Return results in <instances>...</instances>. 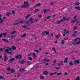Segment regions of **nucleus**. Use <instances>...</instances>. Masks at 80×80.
<instances>
[{
	"label": "nucleus",
	"mask_w": 80,
	"mask_h": 80,
	"mask_svg": "<svg viewBox=\"0 0 80 80\" xmlns=\"http://www.w3.org/2000/svg\"><path fill=\"white\" fill-rule=\"evenodd\" d=\"M28 3V2L25 1L24 2V5H22L21 6V8H28L30 6V4Z\"/></svg>",
	"instance_id": "f257e3e1"
},
{
	"label": "nucleus",
	"mask_w": 80,
	"mask_h": 80,
	"mask_svg": "<svg viewBox=\"0 0 80 80\" xmlns=\"http://www.w3.org/2000/svg\"><path fill=\"white\" fill-rule=\"evenodd\" d=\"M33 18H29V21H27L25 23L26 24H27L28 25H30V22H32L33 21Z\"/></svg>",
	"instance_id": "f03ea898"
},
{
	"label": "nucleus",
	"mask_w": 80,
	"mask_h": 80,
	"mask_svg": "<svg viewBox=\"0 0 80 80\" xmlns=\"http://www.w3.org/2000/svg\"><path fill=\"white\" fill-rule=\"evenodd\" d=\"M43 11L44 14H45L47 12H50V10L48 9H45L43 10Z\"/></svg>",
	"instance_id": "7ed1b4c3"
},
{
	"label": "nucleus",
	"mask_w": 80,
	"mask_h": 80,
	"mask_svg": "<svg viewBox=\"0 0 80 80\" xmlns=\"http://www.w3.org/2000/svg\"><path fill=\"white\" fill-rule=\"evenodd\" d=\"M64 30V34H66V35H68V34L69 33V31H67V30L64 29H63Z\"/></svg>",
	"instance_id": "20e7f679"
},
{
	"label": "nucleus",
	"mask_w": 80,
	"mask_h": 80,
	"mask_svg": "<svg viewBox=\"0 0 80 80\" xmlns=\"http://www.w3.org/2000/svg\"><path fill=\"white\" fill-rule=\"evenodd\" d=\"M79 40H80V38L79 39ZM72 44L73 45H76L77 44H80V41H79L78 42H72Z\"/></svg>",
	"instance_id": "39448f33"
},
{
	"label": "nucleus",
	"mask_w": 80,
	"mask_h": 80,
	"mask_svg": "<svg viewBox=\"0 0 80 80\" xmlns=\"http://www.w3.org/2000/svg\"><path fill=\"white\" fill-rule=\"evenodd\" d=\"M21 57H22V55H21L17 54V56L15 57V58L20 59Z\"/></svg>",
	"instance_id": "423d86ee"
},
{
	"label": "nucleus",
	"mask_w": 80,
	"mask_h": 80,
	"mask_svg": "<svg viewBox=\"0 0 80 80\" xmlns=\"http://www.w3.org/2000/svg\"><path fill=\"white\" fill-rule=\"evenodd\" d=\"M50 61V60L48 59L47 58H45L43 61L44 63H45L46 62H49Z\"/></svg>",
	"instance_id": "0eeeda50"
},
{
	"label": "nucleus",
	"mask_w": 80,
	"mask_h": 80,
	"mask_svg": "<svg viewBox=\"0 0 80 80\" xmlns=\"http://www.w3.org/2000/svg\"><path fill=\"white\" fill-rule=\"evenodd\" d=\"M15 59L14 58H10L9 59V62H10V63H12V61H14V60H15Z\"/></svg>",
	"instance_id": "6e6552de"
},
{
	"label": "nucleus",
	"mask_w": 80,
	"mask_h": 80,
	"mask_svg": "<svg viewBox=\"0 0 80 80\" xmlns=\"http://www.w3.org/2000/svg\"><path fill=\"white\" fill-rule=\"evenodd\" d=\"M63 63V62L61 61L60 62H59L58 65V67H60V65H62Z\"/></svg>",
	"instance_id": "1a4fd4ad"
},
{
	"label": "nucleus",
	"mask_w": 80,
	"mask_h": 80,
	"mask_svg": "<svg viewBox=\"0 0 80 80\" xmlns=\"http://www.w3.org/2000/svg\"><path fill=\"white\" fill-rule=\"evenodd\" d=\"M6 48L7 49L5 50V52H9V49L10 48V47H8Z\"/></svg>",
	"instance_id": "9d476101"
},
{
	"label": "nucleus",
	"mask_w": 80,
	"mask_h": 80,
	"mask_svg": "<svg viewBox=\"0 0 80 80\" xmlns=\"http://www.w3.org/2000/svg\"><path fill=\"white\" fill-rule=\"evenodd\" d=\"M65 60L64 61V63H67L68 62V58H65Z\"/></svg>",
	"instance_id": "9b49d317"
},
{
	"label": "nucleus",
	"mask_w": 80,
	"mask_h": 80,
	"mask_svg": "<svg viewBox=\"0 0 80 80\" xmlns=\"http://www.w3.org/2000/svg\"><path fill=\"white\" fill-rule=\"evenodd\" d=\"M2 36L3 35V36H4V37H7V34L6 33H2Z\"/></svg>",
	"instance_id": "f8f14e48"
},
{
	"label": "nucleus",
	"mask_w": 80,
	"mask_h": 80,
	"mask_svg": "<svg viewBox=\"0 0 80 80\" xmlns=\"http://www.w3.org/2000/svg\"><path fill=\"white\" fill-rule=\"evenodd\" d=\"M30 15H31V14H28L27 16H25V18L28 19V18L30 17Z\"/></svg>",
	"instance_id": "ddd939ff"
},
{
	"label": "nucleus",
	"mask_w": 80,
	"mask_h": 80,
	"mask_svg": "<svg viewBox=\"0 0 80 80\" xmlns=\"http://www.w3.org/2000/svg\"><path fill=\"white\" fill-rule=\"evenodd\" d=\"M25 68H22L21 69H20L19 71L20 72H23L24 71H25Z\"/></svg>",
	"instance_id": "4468645a"
},
{
	"label": "nucleus",
	"mask_w": 80,
	"mask_h": 80,
	"mask_svg": "<svg viewBox=\"0 0 80 80\" xmlns=\"http://www.w3.org/2000/svg\"><path fill=\"white\" fill-rule=\"evenodd\" d=\"M4 61H5V62H7V60H8V57H7V56H4Z\"/></svg>",
	"instance_id": "2eb2a0df"
},
{
	"label": "nucleus",
	"mask_w": 80,
	"mask_h": 80,
	"mask_svg": "<svg viewBox=\"0 0 80 80\" xmlns=\"http://www.w3.org/2000/svg\"><path fill=\"white\" fill-rule=\"evenodd\" d=\"M19 63H25V61L24 60H20L19 61Z\"/></svg>",
	"instance_id": "dca6fc26"
},
{
	"label": "nucleus",
	"mask_w": 80,
	"mask_h": 80,
	"mask_svg": "<svg viewBox=\"0 0 80 80\" xmlns=\"http://www.w3.org/2000/svg\"><path fill=\"white\" fill-rule=\"evenodd\" d=\"M2 40H3L4 42H6L8 43L9 42V41L7 40V39H2Z\"/></svg>",
	"instance_id": "f3484780"
},
{
	"label": "nucleus",
	"mask_w": 80,
	"mask_h": 80,
	"mask_svg": "<svg viewBox=\"0 0 80 80\" xmlns=\"http://www.w3.org/2000/svg\"><path fill=\"white\" fill-rule=\"evenodd\" d=\"M11 13H10L9 12H8L6 13V16H9L10 15H11Z\"/></svg>",
	"instance_id": "a211bd4d"
},
{
	"label": "nucleus",
	"mask_w": 80,
	"mask_h": 80,
	"mask_svg": "<svg viewBox=\"0 0 80 80\" xmlns=\"http://www.w3.org/2000/svg\"><path fill=\"white\" fill-rule=\"evenodd\" d=\"M73 63V62L72 61L69 62V64L70 66H73V63Z\"/></svg>",
	"instance_id": "6ab92c4d"
},
{
	"label": "nucleus",
	"mask_w": 80,
	"mask_h": 80,
	"mask_svg": "<svg viewBox=\"0 0 80 80\" xmlns=\"http://www.w3.org/2000/svg\"><path fill=\"white\" fill-rule=\"evenodd\" d=\"M43 73L44 75H47L48 74V72L47 71H45L43 72Z\"/></svg>",
	"instance_id": "aec40b11"
},
{
	"label": "nucleus",
	"mask_w": 80,
	"mask_h": 80,
	"mask_svg": "<svg viewBox=\"0 0 80 80\" xmlns=\"http://www.w3.org/2000/svg\"><path fill=\"white\" fill-rule=\"evenodd\" d=\"M27 35V34L26 33H24L23 35L21 36V37L22 38H23V37H25Z\"/></svg>",
	"instance_id": "412c9836"
},
{
	"label": "nucleus",
	"mask_w": 80,
	"mask_h": 80,
	"mask_svg": "<svg viewBox=\"0 0 80 80\" xmlns=\"http://www.w3.org/2000/svg\"><path fill=\"white\" fill-rule=\"evenodd\" d=\"M66 18L64 16L63 17V19H61L60 21L61 22H63V21H64L65 20Z\"/></svg>",
	"instance_id": "4be33fe9"
},
{
	"label": "nucleus",
	"mask_w": 80,
	"mask_h": 80,
	"mask_svg": "<svg viewBox=\"0 0 80 80\" xmlns=\"http://www.w3.org/2000/svg\"><path fill=\"white\" fill-rule=\"evenodd\" d=\"M78 19H77L75 20L72 21H71V23H74V22H76V21H78Z\"/></svg>",
	"instance_id": "5701e85b"
},
{
	"label": "nucleus",
	"mask_w": 80,
	"mask_h": 80,
	"mask_svg": "<svg viewBox=\"0 0 80 80\" xmlns=\"http://www.w3.org/2000/svg\"><path fill=\"white\" fill-rule=\"evenodd\" d=\"M25 22V21L21 20V21H19L18 22L19 23H21L22 24V23H23V22Z\"/></svg>",
	"instance_id": "b1692460"
},
{
	"label": "nucleus",
	"mask_w": 80,
	"mask_h": 80,
	"mask_svg": "<svg viewBox=\"0 0 80 80\" xmlns=\"http://www.w3.org/2000/svg\"><path fill=\"white\" fill-rule=\"evenodd\" d=\"M2 18H0V23H2V22H3L4 21V20H2Z\"/></svg>",
	"instance_id": "393cba45"
},
{
	"label": "nucleus",
	"mask_w": 80,
	"mask_h": 80,
	"mask_svg": "<svg viewBox=\"0 0 80 80\" xmlns=\"http://www.w3.org/2000/svg\"><path fill=\"white\" fill-rule=\"evenodd\" d=\"M80 4V3L79 2H77L74 3L75 5H76L77 6H78V5H79Z\"/></svg>",
	"instance_id": "a878e982"
},
{
	"label": "nucleus",
	"mask_w": 80,
	"mask_h": 80,
	"mask_svg": "<svg viewBox=\"0 0 80 80\" xmlns=\"http://www.w3.org/2000/svg\"><path fill=\"white\" fill-rule=\"evenodd\" d=\"M56 38H57V39H58V38H59V37H60V35H59V34L56 35Z\"/></svg>",
	"instance_id": "bb28decb"
},
{
	"label": "nucleus",
	"mask_w": 80,
	"mask_h": 80,
	"mask_svg": "<svg viewBox=\"0 0 80 80\" xmlns=\"http://www.w3.org/2000/svg\"><path fill=\"white\" fill-rule=\"evenodd\" d=\"M45 33H46V35H49V32L45 31Z\"/></svg>",
	"instance_id": "cd10ccee"
},
{
	"label": "nucleus",
	"mask_w": 80,
	"mask_h": 80,
	"mask_svg": "<svg viewBox=\"0 0 80 80\" xmlns=\"http://www.w3.org/2000/svg\"><path fill=\"white\" fill-rule=\"evenodd\" d=\"M52 50H53V52H54L55 53H57V52H56V50H55V48L53 47L52 48Z\"/></svg>",
	"instance_id": "c85d7f7f"
},
{
	"label": "nucleus",
	"mask_w": 80,
	"mask_h": 80,
	"mask_svg": "<svg viewBox=\"0 0 80 80\" xmlns=\"http://www.w3.org/2000/svg\"><path fill=\"white\" fill-rule=\"evenodd\" d=\"M75 62H76V63L77 64H78L80 63V61L78 60H77L74 61V63H75Z\"/></svg>",
	"instance_id": "c756f323"
},
{
	"label": "nucleus",
	"mask_w": 80,
	"mask_h": 80,
	"mask_svg": "<svg viewBox=\"0 0 80 80\" xmlns=\"http://www.w3.org/2000/svg\"><path fill=\"white\" fill-rule=\"evenodd\" d=\"M16 32H17L16 31H14L11 32V34H15V33H16Z\"/></svg>",
	"instance_id": "7c9ffc66"
},
{
	"label": "nucleus",
	"mask_w": 80,
	"mask_h": 80,
	"mask_svg": "<svg viewBox=\"0 0 80 80\" xmlns=\"http://www.w3.org/2000/svg\"><path fill=\"white\" fill-rule=\"evenodd\" d=\"M12 50H15V49H16V47L14 46H12Z\"/></svg>",
	"instance_id": "2f4dec72"
},
{
	"label": "nucleus",
	"mask_w": 80,
	"mask_h": 80,
	"mask_svg": "<svg viewBox=\"0 0 80 80\" xmlns=\"http://www.w3.org/2000/svg\"><path fill=\"white\" fill-rule=\"evenodd\" d=\"M72 36L73 37H76V33L73 34H72Z\"/></svg>",
	"instance_id": "473e14b6"
},
{
	"label": "nucleus",
	"mask_w": 80,
	"mask_h": 80,
	"mask_svg": "<svg viewBox=\"0 0 80 80\" xmlns=\"http://www.w3.org/2000/svg\"><path fill=\"white\" fill-rule=\"evenodd\" d=\"M77 28H78V27L77 26H76L75 27H74L73 30H75L77 29Z\"/></svg>",
	"instance_id": "72a5a7b5"
},
{
	"label": "nucleus",
	"mask_w": 80,
	"mask_h": 80,
	"mask_svg": "<svg viewBox=\"0 0 80 80\" xmlns=\"http://www.w3.org/2000/svg\"><path fill=\"white\" fill-rule=\"evenodd\" d=\"M28 59L29 60H30L31 61H32V57H29Z\"/></svg>",
	"instance_id": "f704fd0d"
},
{
	"label": "nucleus",
	"mask_w": 80,
	"mask_h": 80,
	"mask_svg": "<svg viewBox=\"0 0 80 80\" xmlns=\"http://www.w3.org/2000/svg\"><path fill=\"white\" fill-rule=\"evenodd\" d=\"M34 52H37V53H40V52L38 51V50H34Z\"/></svg>",
	"instance_id": "c9c22d12"
},
{
	"label": "nucleus",
	"mask_w": 80,
	"mask_h": 80,
	"mask_svg": "<svg viewBox=\"0 0 80 80\" xmlns=\"http://www.w3.org/2000/svg\"><path fill=\"white\" fill-rule=\"evenodd\" d=\"M40 78L42 80H43V79H44V77L42 76H40Z\"/></svg>",
	"instance_id": "e433bc0d"
},
{
	"label": "nucleus",
	"mask_w": 80,
	"mask_h": 80,
	"mask_svg": "<svg viewBox=\"0 0 80 80\" xmlns=\"http://www.w3.org/2000/svg\"><path fill=\"white\" fill-rule=\"evenodd\" d=\"M3 50H4V48H0V52H2V51H3Z\"/></svg>",
	"instance_id": "4c0bfd02"
},
{
	"label": "nucleus",
	"mask_w": 80,
	"mask_h": 80,
	"mask_svg": "<svg viewBox=\"0 0 80 80\" xmlns=\"http://www.w3.org/2000/svg\"><path fill=\"white\" fill-rule=\"evenodd\" d=\"M39 11V10L38 9H35L34 10V13H35V12H38V11Z\"/></svg>",
	"instance_id": "58836bf2"
},
{
	"label": "nucleus",
	"mask_w": 80,
	"mask_h": 80,
	"mask_svg": "<svg viewBox=\"0 0 80 80\" xmlns=\"http://www.w3.org/2000/svg\"><path fill=\"white\" fill-rule=\"evenodd\" d=\"M57 24H60V23H61V22L59 20L57 22Z\"/></svg>",
	"instance_id": "ea45409f"
},
{
	"label": "nucleus",
	"mask_w": 80,
	"mask_h": 80,
	"mask_svg": "<svg viewBox=\"0 0 80 80\" xmlns=\"http://www.w3.org/2000/svg\"><path fill=\"white\" fill-rule=\"evenodd\" d=\"M7 70H8V71H11V69H10V68H7Z\"/></svg>",
	"instance_id": "a19ab883"
},
{
	"label": "nucleus",
	"mask_w": 80,
	"mask_h": 80,
	"mask_svg": "<svg viewBox=\"0 0 80 80\" xmlns=\"http://www.w3.org/2000/svg\"><path fill=\"white\" fill-rule=\"evenodd\" d=\"M62 72H60V73H58L57 74V75H62Z\"/></svg>",
	"instance_id": "79ce46f5"
},
{
	"label": "nucleus",
	"mask_w": 80,
	"mask_h": 80,
	"mask_svg": "<svg viewBox=\"0 0 80 80\" xmlns=\"http://www.w3.org/2000/svg\"><path fill=\"white\" fill-rule=\"evenodd\" d=\"M13 69H12V70H11V73H14V70H13Z\"/></svg>",
	"instance_id": "37998d69"
},
{
	"label": "nucleus",
	"mask_w": 80,
	"mask_h": 80,
	"mask_svg": "<svg viewBox=\"0 0 80 80\" xmlns=\"http://www.w3.org/2000/svg\"><path fill=\"white\" fill-rule=\"evenodd\" d=\"M78 38H77L74 40V42H77V40H78Z\"/></svg>",
	"instance_id": "c03bdc74"
},
{
	"label": "nucleus",
	"mask_w": 80,
	"mask_h": 80,
	"mask_svg": "<svg viewBox=\"0 0 80 80\" xmlns=\"http://www.w3.org/2000/svg\"><path fill=\"white\" fill-rule=\"evenodd\" d=\"M42 15L40 14L38 16V17H39V18H42Z\"/></svg>",
	"instance_id": "a18cd8bd"
},
{
	"label": "nucleus",
	"mask_w": 80,
	"mask_h": 80,
	"mask_svg": "<svg viewBox=\"0 0 80 80\" xmlns=\"http://www.w3.org/2000/svg\"><path fill=\"white\" fill-rule=\"evenodd\" d=\"M61 43L62 44V45H63V44L64 43V40H62V42H61Z\"/></svg>",
	"instance_id": "49530a36"
},
{
	"label": "nucleus",
	"mask_w": 80,
	"mask_h": 80,
	"mask_svg": "<svg viewBox=\"0 0 80 80\" xmlns=\"http://www.w3.org/2000/svg\"><path fill=\"white\" fill-rule=\"evenodd\" d=\"M49 75L50 76H52V75H54V74H53V73L52 72L51 73H49Z\"/></svg>",
	"instance_id": "de8ad7c7"
},
{
	"label": "nucleus",
	"mask_w": 80,
	"mask_h": 80,
	"mask_svg": "<svg viewBox=\"0 0 80 80\" xmlns=\"http://www.w3.org/2000/svg\"><path fill=\"white\" fill-rule=\"evenodd\" d=\"M76 80H80V77L79 76L76 79Z\"/></svg>",
	"instance_id": "09e8293b"
},
{
	"label": "nucleus",
	"mask_w": 80,
	"mask_h": 80,
	"mask_svg": "<svg viewBox=\"0 0 80 80\" xmlns=\"http://www.w3.org/2000/svg\"><path fill=\"white\" fill-rule=\"evenodd\" d=\"M32 53L33 54L34 57H36V55H35V53L34 52L33 53Z\"/></svg>",
	"instance_id": "8fccbe9b"
},
{
	"label": "nucleus",
	"mask_w": 80,
	"mask_h": 80,
	"mask_svg": "<svg viewBox=\"0 0 80 80\" xmlns=\"http://www.w3.org/2000/svg\"><path fill=\"white\" fill-rule=\"evenodd\" d=\"M50 17H51V16H48L46 17V18H47V19H48L50 18Z\"/></svg>",
	"instance_id": "3c124183"
},
{
	"label": "nucleus",
	"mask_w": 80,
	"mask_h": 80,
	"mask_svg": "<svg viewBox=\"0 0 80 80\" xmlns=\"http://www.w3.org/2000/svg\"><path fill=\"white\" fill-rule=\"evenodd\" d=\"M0 79H2V80H3L4 78L2 76H0Z\"/></svg>",
	"instance_id": "603ef678"
},
{
	"label": "nucleus",
	"mask_w": 80,
	"mask_h": 80,
	"mask_svg": "<svg viewBox=\"0 0 80 80\" xmlns=\"http://www.w3.org/2000/svg\"><path fill=\"white\" fill-rule=\"evenodd\" d=\"M18 24H19L18 22L17 23H14V25H18Z\"/></svg>",
	"instance_id": "864d4df0"
},
{
	"label": "nucleus",
	"mask_w": 80,
	"mask_h": 80,
	"mask_svg": "<svg viewBox=\"0 0 80 80\" xmlns=\"http://www.w3.org/2000/svg\"><path fill=\"white\" fill-rule=\"evenodd\" d=\"M65 18H66V19H65V20H70V19H68V18H66V17H65Z\"/></svg>",
	"instance_id": "5fc2aeb1"
},
{
	"label": "nucleus",
	"mask_w": 80,
	"mask_h": 80,
	"mask_svg": "<svg viewBox=\"0 0 80 80\" xmlns=\"http://www.w3.org/2000/svg\"><path fill=\"white\" fill-rule=\"evenodd\" d=\"M41 5V4H40V3H38L37 4V5L38 6H40Z\"/></svg>",
	"instance_id": "6e6d98bb"
},
{
	"label": "nucleus",
	"mask_w": 80,
	"mask_h": 80,
	"mask_svg": "<svg viewBox=\"0 0 80 80\" xmlns=\"http://www.w3.org/2000/svg\"><path fill=\"white\" fill-rule=\"evenodd\" d=\"M14 37H15V36H12L10 37V38H13Z\"/></svg>",
	"instance_id": "4d7b16f0"
},
{
	"label": "nucleus",
	"mask_w": 80,
	"mask_h": 80,
	"mask_svg": "<svg viewBox=\"0 0 80 80\" xmlns=\"http://www.w3.org/2000/svg\"><path fill=\"white\" fill-rule=\"evenodd\" d=\"M45 31L44 32H43L42 33V35H45Z\"/></svg>",
	"instance_id": "13d9d810"
},
{
	"label": "nucleus",
	"mask_w": 80,
	"mask_h": 80,
	"mask_svg": "<svg viewBox=\"0 0 80 80\" xmlns=\"http://www.w3.org/2000/svg\"><path fill=\"white\" fill-rule=\"evenodd\" d=\"M15 12L14 11H13L12 12V14H15Z\"/></svg>",
	"instance_id": "bf43d9fd"
},
{
	"label": "nucleus",
	"mask_w": 80,
	"mask_h": 80,
	"mask_svg": "<svg viewBox=\"0 0 80 80\" xmlns=\"http://www.w3.org/2000/svg\"><path fill=\"white\" fill-rule=\"evenodd\" d=\"M55 67L56 68V69H57V70H58V69H59V68L57 67Z\"/></svg>",
	"instance_id": "052dcab7"
},
{
	"label": "nucleus",
	"mask_w": 80,
	"mask_h": 80,
	"mask_svg": "<svg viewBox=\"0 0 80 80\" xmlns=\"http://www.w3.org/2000/svg\"><path fill=\"white\" fill-rule=\"evenodd\" d=\"M80 21H78L76 22V25H78V23H80Z\"/></svg>",
	"instance_id": "680f3d73"
},
{
	"label": "nucleus",
	"mask_w": 80,
	"mask_h": 80,
	"mask_svg": "<svg viewBox=\"0 0 80 80\" xmlns=\"http://www.w3.org/2000/svg\"><path fill=\"white\" fill-rule=\"evenodd\" d=\"M12 53V52H9L8 51H7V53Z\"/></svg>",
	"instance_id": "e2e57ef3"
},
{
	"label": "nucleus",
	"mask_w": 80,
	"mask_h": 80,
	"mask_svg": "<svg viewBox=\"0 0 80 80\" xmlns=\"http://www.w3.org/2000/svg\"><path fill=\"white\" fill-rule=\"evenodd\" d=\"M9 50H10V51H12L13 50L12 49V48H9Z\"/></svg>",
	"instance_id": "0e129e2a"
},
{
	"label": "nucleus",
	"mask_w": 80,
	"mask_h": 80,
	"mask_svg": "<svg viewBox=\"0 0 80 80\" xmlns=\"http://www.w3.org/2000/svg\"><path fill=\"white\" fill-rule=\"evenodd\" d=\"M64 40H68V38H66L64 39Z\"/></svg>",
	"instance_id": "69168bd1"
},
{
	"label": "nucleus",
	"mask_w": 80,
	"mask_h": 80,
	"mask_svg": "<svg viewBox=\"0 0 80 80\" xmlns=\"http://www.w3.org/2000/svg\"><path fill=\"white\" fill-rule=\"evenodd\" d=\"M53 33H52L51 34V35L52 36V37H53Z\"/></svg>",
	"instance_id": "338daca9"
},
{
	"label": "nucleus",
	"mask_w": 80,
	"mask_h": 80,
	"mask_svg": "<svg viewBox=\"0 0 80 80\" xmlns=\"http://www.w3.org/2000/svg\"><path fill=\"white\" fill-rule=\"evenodd\" d=\"M2 33L0 34V38H2Z\"/></svg>",
	"instance_id": "774afa93"
}]
</instances>
